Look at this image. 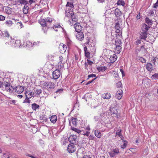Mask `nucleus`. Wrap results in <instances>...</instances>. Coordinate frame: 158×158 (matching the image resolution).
<instances>
[{
	"label": "nucleus",
	"instance_id": "obj_1",
	"mask_svg": "<svg viewBox=\"0 0 158 158\" xmlns=\"http://www.w3.org/2000/svg\"><path fill=\"white\" fill-rule=\"evenodd\" d=\"M52 21V18L48 17L45 19L41 18L39 20V23L43 27H46L47 29L50 27V24Z\"/></svg>",
	"mask_w": 158,
	"mask_h": 158
},
{
	"label": "nucleus",
	"instance_id": "obj_2",
	"mask_svg": "<svg viewBox=\"0 0 158 158\" xmlns=\"http://www.w3.org/2000/svg\"><path fill=\"white\" fill-rule=\"evenodd\" d=\"M11 44L13 47H19L20 46V40L16 38L11 39Z\"/></svg>",
	"mask_w": 158,
	"mask_h": 158
},
{
	"label": "nucleus",
	"instance_id": "obj_3",
	"mask_svg": "<svg viewBox=\"0 0 158 158\" xmlns=\"http://www.w3.org/2000/svg\"><path fill=\"white\" fill-rule=\"evenodd\" d=\"M44 87L48 90L53 89L54 88V84L50 82H46L44 84Z\"/></svg>",
	"mask_w": 158,
	"mask_h": 158
},
{
	"label": "nucleus",
	"instance_id": "obj_4",
	"mask_svg": "<svg viewBox=\"0 0 158 158\" xmlns=\"http://www.w3.org/2000/svg\"><path fill=\"white\" fill-rule=\"evenodd\" d=\"M145 68L148 71L151 72L154 70L155 69V66L152 65L151 63L148 62L145 64Z\"/></svg>",
	"mask_w": 158,
	"mask_h": 158
},
{
	"label": "nucleus",
	"instance_id": "obj_5",
	"mask_svg": "<svg viewBox=\"0 0 158 158\" xmlns=\"http://www.w3.org/2000/svg\"><path fill=\"white\" fill-rule=\"evenodd\" d=\"M67 149L69 152L70 153L73 152L76 150V145L74 144H69L68 147Z\"/></svg>",
	"mask_w": 158,
	"mask_h": 158
},
{
	"label": "nucleus",
	"instance_id": "obj_6",
	"mask_svg": "<svg viewBox=\"0 0 158 158\" xmlns=\"http://www.w3.org/2000/svg\"><path fill=\"white\" fill-rule=\"evenodd\" d=\"M60 75V73L58 69H56L53 72L52 76L54 79H57L59 78Z\"/></svg>",
	"mask_w": 158,
	"mask_h": 158
},
{
	"label": "nucleus",
	"instance_id": "obj_7",
	"mask_svg": "<svg viewBox=\"0 0 158 158\" xmlns=\"http://www.w3.org/2000/svg\"><path fill=\"white\" fill-rule=\"evenodd\" d=\"M110 113L111 115H114V116H115L117 118H118L119 117V115L118 113V112L116 109L114 107H113L110 110Z\"/></svg>",
	"mask_w": 158,
	"mask_h": 158
},
{
	"label": "nucleus",
	"instance_id": "obj_8",
	"mask_svg": "<svg viewBox=\"0 0 158 158\" xmlns=\"http://www.w3.org/2000/svg\"><path fill=\"white\" fill-rule=\"evenodd\" d=\"M59 48L60 49V52L63 53L66 52L67 47L64 44L61 43L59 45Z\"/></svg>",
	"mask_w": 158,
	"mask_h": 158
},
{
	"label": "nucleus",
	"instance_id": "obj_9",
	"mask_svg": "<svg viewBox=\"0 0 158 158\" xmlns=\"http://www.w3.org/2000/svg\"><path fill=\"white\" fill-rule=\"evenodd\" d=\"M77 136L76 135H71L69 138V142L72 144L76 143Z\"/></svg>",
	"mask_w": 158,
	"mask_h": 158
},
{
	"label": "nucleus",
	"instance_id": "obj_10",
	"mask_svg": "<svg viewBox=\"0 0 158 158\" xmlns=\"http://www.w3.org/2000/svg\"><path fill=\"white\" fill-rule=\"evenodd\" d=\"M15 91L18 94H21L24 90L23 87L20 85L17 86L15 87Z\"/></svg>",
	"mask_w": 158,
	"mask_h": 158
},
{
	"label": "nucleus",
	"instance_id": "obj_11",
	"mask_svg": "<svg viewBox=\"0 0 158 158\" xmlns=\"http://www.w3.org/2000/svg\"><path fill=\"white\" fill-rule=\"evenodd\" d=\"M117 58V56L115 54H114L110 56V57L109 58V61L110 63H113L115 61Z\"/></svg>",
	"mask_w": 158,
	"mask_h": 158
},
{
	"label": "nucleus",
	"instance_id": "obj_12",
	"mask_svg": "<svg viewBox=\"0 0 158 158\" xmlns=\"http://www.w3.org/2000/svg\"><path fill=\"white\" fill-rule=\"evenodd\" d=\"M74 15L73 11L72 10H69L65 9V16L69 18L72 17L73 15Z\"/></svg>",
	"mask_w": 158,
	"mask_h": 158
},
{
	"label": "nucleus",
	"instance_id": "obj_13",
	"mask_svg": "<svg viewBox=\"0 0 158 158\" xmlns=\"http://www.w3.org/2000/svg\"><path fill=\"white\" fill-rule=\"evenodd\" d=\"M148 32L141 31L140 34L139 38L141 39L145 40L147 37Z\"/></svg>",
	"mask_w": 158,
	"mask_h": 158
},
{
	"label": "nucleus",
	"instance_id": "obj_14",
	"mask_svg": "<svg viewBox=\"0 0 158 158\" xmlns=\"http://www.w3.org/2000/svg\"><path fill=\"white\" fill-rule=\"evenodd\" d=\"M74 26L76 32H81V31L82 30V27H81L79 25V23H75L74 25Z\"/></svg>",
	"mask_w": 158,
	"mask_h": 158
},
{
	"label": "nucleus",
	"instance_id": "obj_15",
	"mask_svg": "<svg viewBox=\"0 0 158 158\" xmlns=\"http://www.w3.org/2000/svg\"><path fill=\"white\" fill-rule=\"evenodd\" d=\"M3 85L5 87V90L10 92V84L7 81H5L3 82Z\"/></svg>",
	"mask_w": 158,
	"mask_h": 158
},
{
	"label": "nucleus",
	"instance_id": "obj_16",
	"mask_svg": "<svg viewBox=\"0 0 158 158\" xmlns=\"http://www.w3.org/2000/svg\"><path fill=\"white\" fill-rule=\"evenodd\" d=\"M150 27V26H148L145 24H143L142 26L141 31L147 32V31L148 30Z\"/></svg>",
	"mask_w": 158,
	"mask_h": 158
},
{
	"label": "nucleus",
	"instance_id": "obj_17",
	"mask_svg": "<svg viewBox=\"0 0 158 158\" xmlns=\"http://www.w3.org/2000/svg\"><path fill=\"white\" fill-rule=\"evenodd\" d=\"M66 6V9L68 10H72V11H73L72 8L74 6L72 2H68Z\"/></svg>",
	"mask_w": 158,
	"mask_h": 158
},
{
	"label": "nucleus",
	"instance_id": "obj_18",
	"mask_svg": "<svg viewBox=\"0 0 158 158\" xmlns=\"http://www.w3.org/2000/svg\"><path fill=\"white\" fill-rule=\"evenodd\" d=\"M77 38L80 40H82L84 38V35L82 32H78L77 34L76 35Z\"/></svg>",
	"mask_w": 158,
	"mask_h": 158
},
{
	"label": "nucleus",
	"instance_id": "obj_19",
	"mask_svg": "<svg viewBox=\"0 0 158 158\" xmlns=\"http://www.w3.org/2000/svg\"><path fill=\"white\" fill-rule=\"evenodd\" d=\"M114 13L116 16L117 17H119L122 15L121 12L118 8H116L114 10Z\"/></svg>",
	"mask_w": 158,
	"mask_h": 158
},
{
	"label": "nucleus",
	"instance_id": "obj_20",
	"mask_svg": "<svg viewBox=\"0 0 158 158\" xmlns=\"http://www.w3.org/2000/svg\"><path fill=\"white\" fill-rule=\"evenodd\" d=\"M102 97L104 99H108L111 97V95L109 93H106L102 94Z\"/></svg>",
	"mask_w": 158,
	"mask_h": 158
},
{
	"label": "nucleus",
	"instance_id": "obj_21",
	"mask_svg": "<svg viewBox=\"0 0 158 158\" xmlns=\"http://www.w3.org/2000/svg\"><path fill=\"white\" fill-rule=\"evenodd\" d=\"M50 121L53 123H55L57 120V117L55 115L51 116L50 118Z\"/></svg>",
	"mask_w": 158,
	"mask_h": 158
},
{
	"label": "nucleus",
	"instance_id": "obj_22",
	"mask_svg": "<svg viewBox=\"0 0 158 158\" xmlns=\"http://www.w3.org/2000/svg\"><path fill=\"white\" fill-rule=\"evenodd\" d=\"M41 92L42 90L40 89H35L34 90V96L36 97L38 96Z\"/></svg>",
	"mask_w": 158,
	"mask_h": 158
},
{
	"label": "nucleus",
	"instance_id": "obj_23",
	"mask_svg": "<svg viewBox=\"0 0 158 158\" xmlns=\"http://www.w3.org/2000/svg\"><path fill=\"white\" fill-rule=\"evenodd\" d=\"M158 60V59L156 57L153 58L151 59V61L153 64V65H154L155 66H156V64H157V63Z\"/></svg>",
	"mask_w": 158,
	"mask_h": 158
},
{
	"label": "nucleus",
	"instance_id": "obj_24",
	"mask_svg": "<svg viewBox=\"0 0 158 158\" xmlns=\"http://www.w3.org/2000/svg\"><path fill=\"white\" fill-rule=\"evenodd\" d=\"M29 8L27 4H25L24 6L23 9V13L24 14H27L28 12Z\"/></svg>",
	"mask_w": 158,
	"mask_h": 158
},
{
	"label": "nucleus",
	"instance_id": "obj_25",
	"mask_svg": "<svg viewBox=\"0 0 158 158\" xmlns=\"http://www.w3.org/2000/svg\"><path fill=\"white\" fill-rule=\"evenodd\" d=\"M122 49V47L120 45L118 44H116V47L115 48V51H117V53L118 54L119 53L121 52V50Z\"/></svg>",
	"mask_w": 158,
	"mask_h": 158
},
{
	"label": "nucleus",
	"instance_id": "obj_26",
	"mask_svg": "<svg viewBox=\"0 0 158 158\" xmlns=\"http://www.w3.org/2000/svg\"><path fill=\"white\" fill-rule=\"evenodd\" d=\"M121 130H118L116 133V135L118 136L119 137L121 138V140H123V137L122 135V134L121 133Z\"/></svg>",
	"mask_w": 158,
	"mask_h": 158
},
{
	"label": "nucleus",
	"instance_id": "obj_27",
	"mask_svg": "<svg viewBox=\"0 0 158 158\" xmlns=\"http://www.w3.org/2000/svg\"><path fill=\"white\" fill-rule=\"evenodd\" d=\"M99 72H103L105 71L106 68L105 66L98 67L97 68Z\"/></svg>",
	"mask_w": 158,
	"mask_h": 158
},
{
	"label": "nucleus",
	"instance_id": "obj_28",
	"mask_svg": "<svg viewBox=\"0 0 158 158\" xmlns=\"http://www.w3.org/2000/svg\"><path fill=\"white\" fill-rule=\"evenodd\" d=\"M94 134L98 138H100L101 136V133L98 130H95V131Z\"/></svg>",
	"mask_w": 158,
	"mask_h": 158
},
{
	"label": "nucleus",
	"instance_id": "obj_29",
	"mask_svg": "<svg viewBox=\"0 0 158 158\" xmlns=\"http://www.w3.org/2000/svg\"><path fill=\"white\" fill-rule=\"evenodd\" d=\"M122 140L123 142V144L121 146V148L122 149H124L127 147L128 142L127 141L124 140L123 139V140Z\"/></svg>",
	"mask_w": 158,
	"mask_h": 158
},
{
	"label": "nucleus",
	"instance_id": "obj_30",
	"mask_svg": "<svg viewBox=\"0 0 158 158\" xmlns=\"http://www.w3.org/2000/svg\"><path fill=\"white\" fill-rule=\"evenodd\" d=\"M3 35L6 37H8L9 36V32L6 30H5L2 32Z\"/></svg>",
	"mask_w": 158,
	"mask_h": 158
},
{
	"label": "nucleus",
	"instance_id": "obj_31",
	"mask_svg": "<svg viewBox=\"0 0 158 158\" xmlns=\"http://www.w3.org/2000/svg\"><path fill=\"white\" fill-rule=\"evenodd\" d=\"M145 21L146 23L148 24V26L151 27L152 23L151 20L147 17L146 18Z\"/></svg>",
	"mask_w": 158,
	"mask_h": 158
},
{
	"label": "nucleus",
	"instance_id": "obj_32",
	"mask_svg": "<svg viewBox=\"0 0 158 158\" xmlns=\"http://www.w3.org/2000/svg\"><path fill=\"white\" fill-rule=\"evenodd\" d=\"M39 106L35 103L32 104V108L34 110H35L37 108H39Z\"/></svg>",
	"mask_w": 158,
	"mask_h": 158
},
{
	"label": "nucleus",
	"instance_id": "obj_33",
	"mask_svg": "<svg viewBox=\"0 0 158 158\" xmlns=\"http://www.w3.org/2000/svg\"><path fill=\"white\" fill-rule=\"evenodd\" d=\"M72 130L75 131V132L78 133H80L81 134H82V131L79 129H78L77 128H74V127H72Z\"/></svg>",
	"mask_w": 158,
	"mask_h": 158
},
{
	"label": "nucleus",
	"instance_id": "obj_34",
	"mask_svg": "<svg viewBox=\"0 0 158 158\" xmlns=\"http://www.w3.org/2000/svg\"><path fill=\"white\" fill-rule=\"evenodd\" d=\"M118 5H122L124 6L125 5V3L122 0H118L117 2Z\"/></svg>",
	"mask_w": 158,
	"mask_h": 158
},
{
	"label": "nucleus",
	"instance_id": "obj_35",
	"mask_svg": "<svg viewBox=\"0 0 158 158\" xmlns=\"http://www.w3.org/2000/svg\"><path fill=\"white\" fill-rule=\"evenodd\" d=\"M17 2L21 4L25 5V4H28V2L26 1L25 0H17Z\"/></svg>",
	"mask_w": 158,
	"mask_h": 158
},
{
	"label": "nucleus",
	"instance_id": "obj_36",
	"mask_svg": "<svg viewBox=\"0 0 158 158\" xmlns=\"http://www.w3.org/2000/svg\"><path fill=\"white\" fill-rule=\"evenodd\" d=\"M77 118H73L72 119L71 121L73 126H76L77 125Z\"/></svg>",
	"mask_w": 158,
	"mask_h": 158
},
{
	"label": "nucleus",
	"instance_id": "obj_37",
	"mask_svg": "<svg viewBox=\"0 0 158 158\" xmlns=\"http://www.w3.org/2000/svg\"><path fill=\"white\" fill-rule=\"evenodd\" d=\"M152 79L156 80L158 79V74L155 73L152 75Z\"/></svg>",
	"mask_w": 158,
	"mask_h": 158
},
{
	"label": "nucleus",
	"instance_id": "obj_38",
	"mask_svg": "<svg viewBox=\"0 0 158 158\" xmlns=\"http://www.w3.org/2000/svg\"><path fill=\"white\" fill-rule=\"evenodd\" d=\"M138 59L143 63L146 62V60L143 57H138Z\"/></svg>",
	"mask_w": 158,
	"mask_h": 158
},
{
	"label": "nucleus",
	"instance_id": "obj_39",
	"mask_svg": "<svg viewBox=\"0 0 158 158\" xmlns=\"http://www.w3.org/2000/svg\"><path fill=\"white\" fill-rule=\"evenodd\" d=\"M112 151H113V152H114L115 155L118 154L119 152V149L118 148L114 149Z\"/></svg>",
	"mask_w": 158,
	"mask_h": 158
},
{
	"label": "nucleus",
	"instance_id": "obj_40",
	"mask_svg": "<svg viewBox=\"0 0 158 158\" xmlns=\"http://www.w3.org/2000/svg\"><path fill=\"white\" fill-rule=\"evenodd\" d=\"M10 104H13L17 106L18 105V103H17V101L13 100L10 101Z\"/></svg>",
	"mask_w": 158,
	"mask_h": 158
},
{
	"label": "nucleus",
	"instance_id": "obj_41",
	"mask_svg": "<svg viewBox=\"0 0 158 158\" xmlns=\"http://www.w3.org/2000/svg\"><path fill=\"white\" fill-rule=\"evenodd\" d=\"M123 91L122 90L120 89V90H118V91L116 93V95H119L120 96H123Z\"/></svg>",
	"mask_w": 158,
	"mask_h": 158
},
{
	"label": "nucleus",
	"instance_id": "obj_42",
	"mask_svg": "<svg viewBox=\"0 0 158 158\" xmlns=\"http://www.w3.org/2000/svg\"><path fill=\"white\" fill-rule=\"evenodd\" d=\"M5 11L7 14H9V13L10 12V9L9 7L8 6L6 7L5 8Z\"/></svg>",
	"mask_w": 158,
	"mask_h": 158
},
{
	"label": "nucleus",
	"instance_id": "obj_43",
	"mask_svg": "<svg viewBox=\"0 0 158 158\" xmlns=\"http://www.w3.org/2000/svg\"><path fill=\"white\" fill-rule=\"evenodd\" d=\"M115 28L117 30H118V29L120 28V27L119 26V24L118 23H115Z\"/></svg>",
	"mask_w": 158,
	"mask_h": 158
},
{
	"label": "nucleus",
	"instance_id": "obj_44",
	"mask_svg": "<svg viewBox=\"0 0 158 158\" xmlns=\"http://www.w3.org/2000/svg\"><path fill=\"white\" fill-rule=\"evenodd\" d=\"M116 85L118 88L122 86V84L120 81H119L116 83Z\"/></svg>",
	"mask_w": 158,
	"mask_h": 158
},
{
	"label": "nucleus",
	"instance_id": "obj_45",
	"mask_svg": "<svg viewBox=\"0 0 158 158\" xmlns=\"http://www.w3.org/2000/svg\"><path fill=\"white\" fill-rule=\"evenodd\" d=\"M85 56L87 57V58H89V54H90V53L89 52V51H87L86 52H85Z\"/></svg>",
	"mask_w": 158,
	"mask_h": 158
},
{
	"label": "nucleus",
	"instance_id": "obj_46",
	"mask_svg": "<svg viewBox=\"0 0 158 158\" xmlns=\"http://www.w3.org/2000/svg\"><path fill=\"white\" fill-rule=\"evenodd\" d=\"M82 134H83V135H86L87 136H89V135L90 134V132L89 131H86L85 133L84 132H82L81 133Z\"/></svg>",
	"mask_w": 158,
	"mask_h": 158
},
{
	"label": "nucleus",
	"instance_id": "obj_47",
	"mask_svg": "<svg viewBox=\"0 0 158 158\" xmlns=\"http://www.w3.org/2000/svg\"><path fill=\"white\" fill-rule=\"evenodd\" d=\"M28 94V95H29L31 96L32 95H34V93H32V92H30V91H27L26 92V94Z\"/></svg>",
	"mask_w": 158,
	"mask_h": 158
},
{
	"label": "nucleus",
	"instance_id": "obj_48",
	"mask_svg": "<svg viewBox=\"0 0 158 158\" xmlns=\"http://www.w3.org/2000/svg\"><path fill=\"white\" fill-rule=\"evenodd\" d=\"M141 43V41L140 40H137L135 42V44L136 45H138Z\"/></svg>",
	"mask_w": 158,
	"mask_h": 158
},
{
	"label": "nucleus",
	"instance_id": "obj_49",
	"mask_svg": "<svg viewBox=\"0 0 158 158\" xmlns=\"http://www.w3.org/2000/svg\"><path fill=\"white\" fill-rule=\"evenodd\" d=\"M109 154L110 156L111 157H114L115 155V154L114 153V152H113L112 151L109 152Z\"/></svg>",
	"mask_w": 158,
	"mask_h": 158
},
{
	"label": "nucleus",
	"instance_id": "obj_50",
	"mask_svg": "<svg viewBox=\"0 0 158 158\" xmlns=\"http://www.w3.org/2000/svg\"><path fill=\"white\" fill-rule=\"evenodd\" d=\"M87 63L88 64H89L90 65H91L93 64H94V63L93 61H92L89 59H87Z\"/></svg>",
	"mask_w": 158,
	"mask_h": 158
},
{
	"label": "nucleus",
	"instance_id": "obj_51",
	"mask_svg": "<svg viewBox=\"0 0 158 158\" xmlns=\"http://www.w3.org/2000/svg\"><path fill=\"white\" fill-rule=\"evenodd\" d=\"M96 77V75L95 74H92L88 75V78H90V77Z\"/></svg>",
	"mask_w": 158,
	"mask_h": 158
},
{
	"label": "nucleus",
	"instance_id": "obj_52",
	"mask_svg": "<svg viewBox=\"0 0 158 158\" xmlns=\"http://www.w3.org/2000/svg\"><path fill=\"white\" fill-rule=\"evenodd\" d=\"M76 17H75V16H74V15H73L72 17L71 18L72 19V20L74 21L75 22H76L77 21V20L75 18Z\"/></svg>",
	"mask_w": 158,
	"mask_h": 158
},
{
	"label": "nucleus",
	"instance_id": "obj_53",
	"mask_svg": "<svg viewBox=\"0 0 158 158\" xmlns=\"http://www.w3.org/2000/svg\"><path fill=\"white\" fill-rule=\"evenodd\" d=\"M16 25L20 28H21L22 27V24L20 23L17 22L16 23Z\"/></svg>",
	"mask_w": 158,
	"mask_h": 158
},
{
	"label": "nucleus",
	"instance_id": "obj_54",
	"mask_svg": "<svg viewBox=\"0 0 158 158\" xmlns=\"http://www.w3.org/2000/svg\"><path fill=\"white\" fill-rule=\"evenodd\" d=\"M5 19V18L4 16L2 15H0V21L4 20Z\"/></svg>",
	"mask_w": 158,
	"mask_h": 158
},
{
	"label": "nucleus",
	"instance_id": "obj_55",
	"mask_svg": "<svg viewBox=\"0 0 158 158\" xmlns=\"http://www.w3.org/2000/svg\"><path fill=\"white\" fill-rule=\"evenodd\" d=\"M53 27H54V28H58L61 27V26H60V25L58 24L57 25H54V26L52 27L53 28Z\"/></svg>",
	"mask_w": 158,
	"mask_h": 158
},
{
	"label": "nucleus",
	"instance_id": "obj_56",
	"mask_svg": "<svg viewBox=\"0 0 158 158\" xmlns=\"http://www.w3.org/2000/svg\"><path fill=\"white\" fill-rule=\"evenodd\" d=\"M96 79V78L93 79L92 80L88 81L85 85H88V84H90L91 83H92L94 80Z\"/></svg>",
	"mask_w": 158,
	"mask_h": 158
},
{
	"label": "nucleus",
	"instance_id": "obj_57",
	"mask_svg": "<svg viewBox=\"0 0 158 158\" xmlns=\"http://www.w3.org/2000/svg\"><path fill=\"white\" fill-rule=\"evenodd\" d=\"M94 119L96 122L98 121L99 120V118L98 116H95L94 118Z\"/></svg>",
	"mask_w": 158,
	"mask_h": 158
},
{
	"label": "nucleus",
	"instance_id": "obj_58",
	"mask_svg": "<svg viewBox=\"0 0 158 158\" xmlns=\"http://www.w3.org/2000/svg\"><path fill=\"white\" fill-rule=\"evenodd\" d=\"M94 136L93 135H90L89 136V139L90 140H94Z\"/></svg>",
	"mask_w": 158,
	"mask_h": 158
},
{
	"label": "nucleus",
	"instance_id": "obj_59",
	"mask_svg": "<svg viewBox=\"0 0 158 158\" xmlns=\"http://www.w3.org/2000/svg\"><path fill=\"white\" fill-rule=\"evenodd\" d=\"M16 24V20L15 19H12V21H10V24Z\"/></svg>",
	"mask_w": 158,
	"mask_h": 158
},
{
	"label": "nucleus",
	"instance_id": "obj_60",
	"mask_svg": "<svg viewBox=\"0 0 158 158\" xmlns=\"http://www.w3.org/2000/svg\"><path fill=\"white\" fill-rule=\"evenodd\" d=\"M157 6H158V0H157L156 2L154 4L153 7L154 8H156Z\"/></svg>",
	"mask_w": 158,
	"mask_h": 158
},
{
	"label": "nucleus",
	"instance_id": "obj_61",
	"mask_svg": "<svg viewBox=\"0 0 158 158\" xmlns=\"http://www.w3.org/2000/svg\"><path fill=\"white\" fill-rule=\"evenodd\" d=\"M26 155L27 156H29V157H30L32 158H36V157H35L34 156H32L30 154H26Z\"/></svg>",
	"mask_w": 158,
	"mask_h": 158
},
{
	"label": "nucleus",
	"instance_id": "obj_62",
	"mask_svg": "<svg viewBox=\"0 0 158 158\" xmlns=\"http://www.w3.org/2000/svg\"><path fill=\"white\" fill-rule=\"evenodd\" d=\"M85 69H86L87 70H88V65L89 64H88V63H86V62H85Z\"/></svg>",
	"mask_w": 158,
	"mask_h": 158
},
{
	"label": "nucleus",
	"instance_id": "obj_63",
	"mask_svg": "<svg viewBox=\"0 0 158 158\" xmlns=\"http://www.w3.org/2000/svg\"><path fill=\"white\" fill-rule=\"evenodd\" d=\"M135 149L133 148H131L130 149V150L131 152H132L133 153H134L135 152Z\"/></svg>",
	"mask_w": 158,
	"mask_h": 158
},
{
	"label": "nucleus",
	"instance_id": "obj_64",
	"mask_svg": "<svg viewBox=\"0 0 158 158\" xmlns=\"http://www.w3.org/2000/svg\"><path fill=\"white\" fill-rule=\"evenodd\" d=\"M83 158H91L89 155H84Z\"/></svg>",
	"mask_w": 158,
	"mask_h": 158
}]
</instances>
